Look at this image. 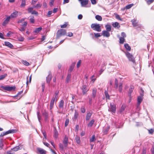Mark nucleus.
Masks as SVG:
<instances>
[{
	"label": "nucleus",
	"instance_id": "29",
	"mask_svg": "<svg viewBox=\"0 0 154 154\" xmlns=\"http://www.w3.org/2000/svg\"><path fill=\"white\" fill-rule=\"evenodd\" d=\"M104 94L106 99L109 100L110 99V96L108 94V91L105 90Z\"/></svg>",
	"mask_w": 154,
	"mask_h": 154
},
{
	"label": "nucleus",
	"instance_id": "51",
	"mask_svg": "<svg viewBox=\"0 0 154 154\" xmlns=\"http://www.w3.org/2000/svg\"><path fill=\"white\" fill-rule=\"evenodd\" d=\"M91 81L93 82H94L96 80V78H95V76L93 75L90 78Z\"/></svg>",
	"mask_w": 154,
	"mask_h": 154
},
{
	"label": "nucleus",
	"instance_id": "14",
	"mask_svg": "<svg viewBox=\"0 0 154 154\" xmlns=\"http://www.w3.org/2000/svg\"><path fill=\"white\" fill-rule=\"evenodd\" d=\"M109 31L106 30H103L102 31V35L104 37H109L110 36V34Z\"/></svg>",
	"mask_w": 154,
	"mask_h": 154
},
{
	"label": "nucleus",
	"instance_id": "34",
	"mask_svg": "<svg viewBox=\"0 0 154 154\" xmlns=\"http://www.w3.org/2000/svg\"><path fill=\"white\" fill-rule=\"evenodd\" d=\"M124 46L127 51H130L131 50V47L128 44H125Z\"/></svg>",
	"mask_w": 154,
	"mask_h": 154
},
{
	"label": "nucleus",
	"instance_id": "8",
	"mask_svg": "<svg viewBox=\"0 0 154 154\" xmlns=\"http://www.w3.org/2000/svg\"><path fill=\"white\" fill-rule=\"evenodd\" d=\"M81 88L82 90V92L83 95L85 94L89 90V89L87 88V86L86 85H83Z\"/></svg>",
	"mask_w": 154,
	"mask_h": 154
},
{
	"label": "nucleus",
	"instance_id": "42",
	"mask_svg": "<svg viewBox=\"0 0 154 154\" xmlns=\"http://www.w3.org/2000/svg\"><path fill=\"white\" fill-rule=\"evenodd\" d=\"M134 5L133 4L128 5L126 6L125 8L126 9H129L132 7Z\"/></svg>",
	"mask_w": 154,
	"mask_h": 154
},
{
	"label": "nucleus",
	"instance_id": "32",
	"mask_svg": "<svg viewBox=\"0 0 154 154\" xmlns=\"http://www.w3.org/2000/svg\"><path fill=\"white\" fill-rule=\"evenodd\" d=\"M95 18L98 21H101L102 20V17L98 15H96L95 17Z\"/></svg>",
	"mask_w": 154,
	"mask_h": 154
},
{
	"label": "nucleus",
	"instance_id": "60",
	"mask_svg": "<svg viewBox=\"0 0 154 154\" xmlns=\"http://www.w3.org/2000/svg\"><path fill=\"white\" fill-rule=\"evenodd\" d=\"M81 63V60H79L77 64V67L78 68L80 66V64Z\"/></svg>",
	"mask_w": 154,
	"mask_h": 154
},
{
	"label": "nucleus",
	"instance_id": "16",
	"mask_svg": "<svg viewBox=\"0 0 154 154\" xmlns=\"http://www.w3.org/2000/svg\"><path fill=\"white\" fill-rule=\"evenodd\" d=\"M37 150L40 154H44L45 153H46V151L40 148H38Z\"/></svg>",
	"mask_w": 154,
	"mask_h": 154
},
{
	"label": "nucleus",
	"instance_id": "56",
	"mask_svg": "<svg viewBox=\"0 0 154 154\" xmlns=\"http://www.w3.org/2000/svg\"><path fill=\"white\" fill-rule=\"evenodd\" d=\"M34 8V6L29 8L28 9V11L29 13H31L33 11V9Z\"/></svg>",
	"mask_w": 154,
	"mask_h": 154
},
{
	"label": "nucleus",
	"instance_id": "9",
	"mask_svg": "<svg viewBox=\"0 0 154 154\" xmlns=\"http://www.w3.org/2000/svg\"><path fill=\"white\" fill-rule=\"evenodd\" d=\"M3 88L4 90L8 91H10L12 90H14L15 88V87L10 86L3 87Z\"/></svg>",
	"mask_w": 154,
	"mask_h": 154
},
{
	"label": "nucleus",
	"instance_id": "43",
	"mask_svg": "<svg viewBox=\"0 0 154 154\" xmlns=\"http://www.w3.org/2000/svg\"><path fill=\"white\" fill-rule=\"evenodd\" d=\"M3 146V139H1L0 140V148L1 149H2Z\"/></svg>",
	"mask_w": 154,
	"mask_h": 154
},
{
	"label": "nucleus",
	"instance_id": "24",
	"mask_svg": "<svg viewBox=\"0 0 154 154\" xmlns=\"http://www.w3.org/2000/svg\"><path fill=\"white\" fill-rule=\"evenodd\" d=\"M94 122V119H92L88 125V127H91L92 126Z\"/></svg>",
	"mask_w": 154,
	"mask_h": 154
},
{
	"label": "nucleus",
	"instance_id": "5",
	"mask_svg": "<svg viewBox=\"0 0 154 154\" xmlns=\"http://www.w3.org/2000/svg\"><path fill=\"white\" fill-rule=\"evenodd\" d=\"M125 54L129 61H131L134 63L135 62V60H134V58L132 54H131L128 52L126 53Z\"/></svg>",
	"mask_w": 154,
	"mask_h": 154
},
{
	"label": "nucleus",
	"instance_id": "45",
	"mask_svg": "<svg viewBox=\"0 0 154 154\" xmlns=\"http://www.w3.org/2000/svg\"><path fill=\"white\" fill-rule=\"evenodd\" d=\"M23 93L22 91H20V92H19L17 94L14 96V97H19V99L21 97V96H19L21 95L22 93Z\"/></svg>",
	"mask_w": 154,
	"mask_h": 154
},
{
	"label": "nucleus",
	"instance_id": "31",
	"mask_svg": "<svg viewBox=\"0 0 154 154\" xmlns=\"http://www.w3.org/2000/svg\"><path fill=\"white\" fill-rule=\"evenodd\" d=\"M75 140L76 142L78 144H79L80 143V138L79 136H76L75 137Z\"/></svg>",
	"mask_w": 154,
	"mask_h": 154
},
{
	"label": "nucleus",
	"instance_id": "46",
	"mask_svg": "<svg viewBox=\"0 0 154 154\" xmlns=\"http://www.w3.org/2000/svg\"><path fill=\"white\" fill-rule=\"evenodd\" d=\"M115 15L116 19L121 21H122V19L121 18L119 15V14H115Z\"/></svg>",
	"mask_w": 154,
	"mask_h": 154
},
{
	"label": "nucleus",
	"instance_id": "21",
	"mask_svg": "<svg viewBox=\"0 0 154 154\" xmlns=\"http://www.w3.org/2000/svg\"><path fill=\"white\" fill-rule=\"evenodd\" d=\"M5 44L6 46H8L11 48H12L13 47V46L9 42H5Z\"/></svg>",
	"mask_w": 154,
	"mask_h": 154
},
{
	"label": "nucleus",
	"instance_id": "7",
	"mask_svg": "<svg viewBox=\"0 0 154 154\" xmlns=\"http://www.w3.org/2000/svg\"><path fill=\"white\" fill-rule=\"evenodd\" d=\"M55 100V98H52L50 104V111L51 112V115H52V112L51 109L53 108L54 101Z\"/></svg>",
	"mask_w": 154,
	"mask_h": 154
},
{
	"label": "nucleus",
	"instance_id": "12",
	"mask_svg": "<svg viewBox=\"0 0 154 154\" xmlns=\"http://www.w3.org/2000/svg\"><path fill=\"white\" fill-rule=\"evenodd\" d=\"M143 99V96H139L137 98V107H138Z\"/></svg>",
	"mask_w": 154,
	"mask_h": 154
},
{
	"label": "nucleus",
	"instance_id": "38",
	"mask_svg": "<svg viewBox=\"0 0 154 154\" xmlns=\"http://www.w3.org/2000/svg\"><path fill=\"white\" fill-rule=\"evenodd\" d=\"M78 112L76 110H75V113L74 116V119H76L78 117Z\"/></svg>",
	"mask_w": 154,
	"mask_h": 154
},
{
	"label": "nucleus",
	"instance_id": "19",
	"mask_svg": "<svg viewBox=\"0 0 154 154\" xmlns=\"http://www.w3.org/2000/svg\"><path fill=\"white\" fill-rule=\"evenodd\" d=\"M92 115V113L88 112L87 113L86 117V120L88 121L90 119L91 116Z\"/></svg>",
	"mask_w": 154,
	"mask_h": 154
},
{
	"label": "nucleus",
	"instance_id": "63",
	"mask_svg": "<svg viewBox=\"0 0 154 154\" xmlns=\"http://www.w3.org/2000/svg\"><path fill=\"white\" fill-rule=\"evenodd\" d=\"M52 12L51 11H48L47 16L48 17L51 16V15L52 14Z\"/></svg>",
	"mask_w": 154,
	"mask_h": 154
},
{
	"label": "nucleus",
	"instance_id": "3",
	"mask_svg": "<svg viewBox=\"0 0 154 154\" xmlns=\"http://www.w3.org/2000/svg\"><path fill=\"white\" fill-rule=\"evenodd\" d=\"M16 130L14 129H11L5 132H3L0 135V137H3L5 135H7L8 134L10 133H16Z\"/></svg>",
	"mask_w": 154,
	"mask_h": 154
},
{
	"label": "nucleus",
	"instance_id": "39",
	"mask_svg": "<svg viewBox=\"0 0 154 154\" xmlns=\"http://www.w3.org/2000/svg\"><path fill=\"white\" fill-rule=\"evenodd\" d=\"M54 137L55 138H57L58 136V132L57 131L56 129H55L54 131Z\"/></svg>",
	"mask_w": 154,
	"mask_h": 154
},
{
	"label": "nucleus",
	"instance_id": "13",
	"mask_svg": "<svg viewBox=\"0 0 154 154\" xmlns=\"http://www.w3.org/2000/svg\"><path fill=\"white\" fill-rule=\"evenodd\" d=\"M11 18L10 16L6 18L5 20L2 23V25L3 26H5L6 24H7L9 21L10 19Z\"/></svg>",
	"mask_w": 154,
	"mask_h": 154
},
{
	"label": "nucleus",
	"instance_id": "33",
	"mask_svg": "<svg viewBox=\"0 0 154 154\" xmlns=\"http://www.w3.org/2000/svg\"><path fill=\"white\" fill-rule=\"evenodd\" d=\"M125 39L124 38L122 37L119 38V43L121 44H123L124 42H125Z\"/></svg>",
	"mask_w": 154,
	"mask_h": 154
},
{
	"label": "nucleus",
	"instance_id": "17",
	"mask_svg": "<svg viewBox=\"0 0 154 154\" xmlns=\"http://www.w3.org/2000/svg\"><path fill=\"white\" fill-rule=\"evenodd\" d=\"M52 77V75L51 74H49L47 77H46V82L48 83H49L51 80Z\"/></svg>",
	"mask_w": 154,
	"mask_h": 154
},
{
	"label": "nucleus",
	"instance_id": "6",
	"mask_svg": "<svg viewBox=\"0 0 154 154\" xmlns=\"http://www.w3.org/2000/svg\"><path fill=\"white\" fill-rule=\"evenodd\" d=\"M89 2L88 0H83L81 2V6L82 7H90L91 6L90 4L89 5H88V6H86V5L88 4Z\"/></svg>",
	"mask_w": 154,
	"mask_h": 154
},
{
	"label": "nucleus",
	"instance_id": "18",
	"mask_svg": "<svg viewBox=\"0 0 154 154\" xmlns=\"http://www.w3.org/2000/svg\"><path fill=\"white\" fill-rule=\"evenodd\" d=\"M18 15V12L17 11H15L12 13L11 15V17L14 18L16 17Z\"/></svg>",
	"mask_w": 154,
	"mask_h": 154
},
{
	"label": "nucleus",
	"instance_id": "10",
	"mask_svg": "<svg viewBox=\"0 0 154 154\" xmlns=\"http://www.w3.org/2000/svg\"><path fill=\"white\" fill-rule=\"evenodd\" d=\"M68 140V137L67 135L64 136V139L63 140V143L65 147H66L67 146V144Z\"/></svg>",
	"mask_w": 154,
	"mask_h": 154
},
{
	"label": "nucleus",
	"instance_id": "37",
	"mask_svg": "<svg viewBox=\"0 0 154 154\" xmlns=\"http://www.w3.org/2000/svg\"><path fill=\"white\" fill-rule=\"evenodd\" d=\"M22 2L20 5L21 7H24L26 5V1L25 0H21Z\"/></svg>",
	"mask_w": 154,
	"mask_h": 154
},
{
	"label": "nucleus",
	"instance_id": "53",
	"mask_svg": "<svg viewBox=\"0 0 154 154\" xmlns=\"http://www.w3.org/2000/svg\"><path fill=\"white\" fill-rule=\"evenodd\" d=\"M81 110L82 113H84L85 112V107L84 106L81 107Z\"/></svg>",
	"mask_w": 154,
	"mask_h": 154
},
{
	"label": "nucleus",
	"instance_id": "47",
	"mask_svg": "<svg viewBox=\"0 0 154 154\" xmlns=\"http://www.w3.org/2000/svg\"><path fill=\"white\" fill-rule=\"evenodd\" d=\"M40 112H37V115L38 117V118L39 121L40 122V120L41 119V116L40 115Z\"/></svg>",
	"mask_w": 154,
	"mask_h": 154
},
{
	"label": "nucleus",
	"instance_id": "25",
	"mask_svg": "<svg viewBox=\"0 0 154 154\" xmlns=\"http://www.w3.org/2000/svg\"><path fill=\"white\" fill-rule=\"evenodd\" d=\"M71 77V75L70 73L68 74L66 79V81L67 83H68L70 82Z\"/></svg>",
	"mask_w": 154,
	"mask_h": 154
},
{
	"label": "nucleus",
	"instance_id": "4",
	"mask_svg": "<svg viewBox=\"0 0 154 154\" xmlns=\"http://www.w3.org/2000/svg\"><path fill=\"white\" fill-rule=\"evenodd\" d=\"M66 33V32L65 30L61 29L58 30L57 33V36L59 37L61 35H65Z\"/></svg>",
	"mask_w": 154,
	"mask_h": 154
},
{
	"label": "nucleus",
	"instance_id": "36",
	"mask_svg": "<svg viewBox=\"0 0 154 154\" xmlns=\"http://www.w3.org/2000/svg\"><path fill=\"white\" fill-rule=\"evenodd\" d=\"M134 88L133 86H131L129 91V96H131V94L132 93L134 90Z\"/></svg>",
	"mask_w": 154,
	"mask_h": 154
},
{
	"label": "nucleus",
	"instance_id": "49",
	"mask_svg": "<svg viewBox=\"0 0 154 154\" xmlns=\"http://www.w3.org/2000/svg\"><path fill=\"white\" fill-rule=\"evenodd\" d=\"M126 108V106L125 105L123 104L122 105L121 109H120V112H123L125 109Z\"/></svg>",
	"mask_w": 154,
	"mask_h": 154
},
{
	"label": "nucleus",
	"instance_id": "2",
	"mask_svg": "<svg viewBox=\"0 0 154 154\" xmlns=\"http://www.w3.org/2000/svg\"><path fill=\"white\" fill-rule=\"evenodd\" d=\"M110 107L108 109L109 111L112 114L115 113L116 110V105L110 103Z\"/></svg>",
	"mask_w": 154,
	"mask_h": 154
},
{
	"label": "nucleus",
	"instance_id": "35",
	"mask_svg": "<svg viewBox=\"0 0 154 154\" xmlns=\"http://www.w3.org/2000/svg\"><path fill=\"white\" fill-rule=\"evenodd\" d=\"M119 92H121L122 91V84L121 83H119Z\"/></svg>",
	"mask_w": 154,
	"mask_h": 154
},
{
	"label": "nucleus",
	"instance_id": "61",
	"mask_svg": "<svg viewBox=\"0 0 154 154\" xmlns=\"http://www.w3.org/2000/svg\"><path fill=\"white\" fill-rule=\"evenodd\" d=\"M69 119H66V121H65V127H66L67 126L68 124H69Z\"/></svg>",
	"mask_w": 154,
	"mask_h": 154
},
{
	"label": "nucleus",
	"instance_id": "23",
	"mask_svg": "<svg viewBox=\"0 0 154 154\" xmlns=\"http://www.w3.org/2000/svg\"><path fill=\"white\" fill-rule=\"evenodd\" d=\"M109 126H108L105 128L103 131V134H107L109 130Z\"/></svg>",
	"mask_w": 154,
	"mask_h": 154
},
{
	"label": "nucleus",
	"instance_id": "1",
	"mask_svg": "<svg viewBox=\"0 0 154 154\" xmlns=\"http://www.w3.org/2000/svg\"><path fill=\"white\" fill-rule=\"evenodd\" d=\"M91 28L94 30L100 32L101 30L100 26L99 24L92 23L91 25Z\"/></svg>",
	"mask_w": 154,
	"mask_h": 154
},
{
	"label": "nucleus",
	"instance_id": "27",
	"mask_svg": "<svg viewBox=\"0 0 154 154\" xmlns=\"http://www.w3.org/2000/svg\"><path fill=\"white\" fill-rule=\"evenodd\" d=\"M105 27L106 29V31L110 32L111 30V27L109 25H106L105 26Z\"/></svg>",
	"mask_w": 154,
	"mask_h": 154
},
{
	"label": "nucleus",
	"instance_id": "40",
	"mask_svg": "<svg viewBox=\"0 0 154 154\" xmlns=\"http://www.w3.org/2000/svg\"><path fill=\"white\" fill-rule=\"evenodd\" d=\"M95 140V137L94 135H93L90 138V142H94V141Z\"/></svg>",
	"mask_w": 154,
	"mask_h": 154
},
{
	"label": "nucleus",
	"instance_id": "62",
	"mask_svg": "<svg viewBox=\"0 0 154 154\" xmlns=\"http://www.w3.org/2000/svg\"><path fill=\"white\" fill-rule=\"evenodd\" d=\"M24 39V38L22 36L18 38V40L22 42L23 41Z\"/></svg>",
	"mask_w": 154,
	"mask_h": 154
},
{
	"label": "nucleus",
	"instance_id": "41",
	"mask_svg": "<svg viewBox=\"0 0 154 154\" xmlns=\"http://www.w3.org/2000/svg\"><path fill=\"white\" fill-rule=\"evenodd\" d=\"M42 6L41 4H38L34 6V8H35L37 9H38L40 8Z\"/></svg>",
	"mask_w": 154,
	"mask_h": 154
},
{
	"label": "nucleus",
	"instance_id": "64",
	"mask_svg": "<svg viewBox=\"0 0 154 154\" xmlns=\"http://www.w3.org/2000/svg\"><path fill=\"white\" fill-rule=\"evenodd\" d=\"M151 152L152 154H154V145L152 146L151 149Z\"/></svg>",
	"mask_w": 154,
	"mask_h": 154
},
{
	"label": "nucleus",
	"instance_id": "11",
	"mask_svg": "<svg viewBox=\"0 0 154 154\" xmlns=\"http://www.w3.org/2000/svg\"><path fill=\"white\" fill-rule=\"evenodd\" d=\"M132 23V25L134 27L138 26L140 27V25L138 23L137 21L135 19H134L131 20Z\"/></svg>",
	"mask_w": 154,
	"mask_h": 154
},
{
	"label": "nucleus",
	"instance_id": "28",
	"mask_svg": "<svg viewBox=\"0 0 154 154\" xmlns=\"http://www.w3.org/2000/svg\"><path fill=\"white\" fill-rule=\"evenodd\" d=\"M64 101L63 100H61L59 104V106L60 108H63V107Z\"/></svg>",
	"mask_w": 154,
	"mask_h": 154
},
{
	"label": "nucleus",
	"instance_id": "55",
	"mask_svg": "<svg viewBox=\"0 0 154 154\" xmlns=\"http://www.w3.org/2000/svg\"><path fill=\"white\" fill-rule=\"evenodd\" d=\"M68 25V23L67 22H65L64 24L61 25V28H65Z\"/></svg>",
	"mask_w": 154,
	"mask_h": 154
},
{
	"label": "nucleus",
	"instance_id": "44",
	"mask_svg": "<svg viewBox=\"0 0 154 154\" xmlns=\"http://www.w3.org/2000/svg\"><path fill=\"white\" fill-rule=\"evenodd\" d=\"M19 146H16L12 148V150H13L14 152L15 151H17L19 149Z\"/></svg>",
	"mask_w": 154,
	"mask_h": 154
},
{
	"label": "nucleus",
	"instance_id": "48",
	"mask_svg": "<svg viewBox=\"0 0 154 154\" xmlns=\"http://www.w3.org/2000/svg\"><path fill=\"white\" fill-rule=\"evenodd\" d=\"M7 76V74H5L3 75H2L0 76V80H2L4 79L6 76Z\"/></svg>",
	"mask_w": 154,
	"mask_h": 154
},
{
	"label": "nucleus",
	"instance_id": "57",
	"mask_svg": "<svg viewBox=\"0 0 154 154\" xmlns=\"http://www.w3.org/2000/svg\"><path fill=\"white\" fill-rule=\"evenodd\" d=\"M25 27L24 26H22L19 29V30L22 32L24 31L25 30Z\"/></svg>",
	"mask_w": 154,
	"mask_h": 154
},
{
	"label": "nucleus",
	"instance_id": "22",
	"mask_svg": "<svg viewBox=\"0 0 154 154\" xmlns=\"http://www.w3.org/2000/svg\"><path fill=\"white\" fill-rule=\"evenodd\" d=\"M75 63L74 62V63H72V65L70 66L69 69V71L70 72H72V71L73 70L74 68V66H75Z\"/></svg>",
	"mask_w": 154,
	"mask_h": 154
},
{
	"label": "nucleus",
	"instance_id": "26",
	"mask_svg": "<svg viewBox=\"0 0 154 154\" xmlns=\"http://www.w3.org/2000/svg\"><path fill=\"white\" fill-rule=\"evenodd\" d=\"M113 26L115 28H119L120 27V26L119 25V24L118 22H116L115 23H113L112 24Z\"/></svg>",
	"mask_w": 154,
	"mask_h": 154
},
{
	"label": "nucleus",
	"instance_id": "52",
	"mask_svg": "<svg viewBox=\"0 0 154 154\" xmlns=\"http://www.w3.org/2000/svg\"><path fill=\"white\" fill-rule=\"evenodd\" d=\"M7 154H14L15 152L11 149L9 151H8L7 152Z\"/></svg>",
	"mask_w": 154,
	"mask_h": 154
},
{
	"label": "nucleus",
	"instance_id": "20",
	"mask_svg": "<svg viewBox=\"0 0 154 154\" xmlns=\"http://www.w3.org/2000/svg\"><path fill=\"white\" fill-rule=\"evenodd\" d=\"M97 89L96 88H94L92 90V97L93 98H95L96 96Z\"/></svg>",
	"mask_w": 154,
	"mask_h": 154
},
{
	"label": "nucleus",
	"instance_id": "30",
	"mask_svg": "<svg viewBox=\"0 0 154 154\" xmlns=\"http://www.w3.org/2000/svg\"><path fill=\"white\" fill-rule=\"evenodd\" d=\"M42 29V28L41 27H39L38 28H36L34 30V32L36 33H38Z\"/></svg>",
	"mask_w": 154,
	"mask_h": 154
},
{
	"label": "nucleus",
	"instance_id": "50",
	"mask_svg": "<svg viewBox=\"0 0 154 154\" xmlns=\"http://www.w3.org/2000/svg\"><path fill=\"white\" fill-rule=\"evenodd\" d=\"M59 92L58 91H56L55 93V97H53L52 98H55V99H56V100L58 99V94Z\"/></svg>",
	"mask_w": 154,
	"mask_h": 154
},
{
	"label": "nucleus",
	"instance_id": "15",
	"mask_svg": "<svg viewBox=\"0 0 154 154\" xmlns=\"http://www.w3.org/2000/svg\"><path fill=\"white\" fill-rule=\"evenodd\" d=\"M43 115L45 117V121L47 122L48 120V113L47 112L45 111L43 113Z\"/></svg>",
	"mask_w": 154,
	"mask_h": 154
},
{
	"label": "nucleus",
	"instance_id": "58",
	"mask_svg": "<svg viewBox=\"0 0 154 154\" xmlns=\"http://www.w3.org/2000/svg\"><path fill=\"white\" fill-rule=\"evenodd\" d=\"M115 85L116 88H118V80L116 79L115 82Z\"/></svg>",
	"mask_w": 154,
	"mask_h": 154
},
{
	"label": "nucleus",
	"instance_id": "54",
	"mask_svg": "<svg viewBox=\"0 0 154 154\" xmlns=\"http://www.w3.org/2000/svg\"><path fill=\"white\" fill-rule=\"evenodd\" d=\"M22 63L24 65L26 66H28L29 65V63L26 60H23L22 61Z\"/></svg>",
	"mask_w": 154,
	"mask_h": 154
},
{
	"label": "nucleus",
	"instance_id": "59",
	"mask_svg": "<svg viewBox=\"0 0 154 154\" xmlns=\"http://www.w3.org/2000/svg\"><path fill=\"white\" fill-rule=\"evenodd\" d=\"M94 34L95 37L96 38L99 37L101 36V35L99 33H94Z\"/></svg>",
	"mask_w": 154,
	"mask_h": 154
}]
</instances>
